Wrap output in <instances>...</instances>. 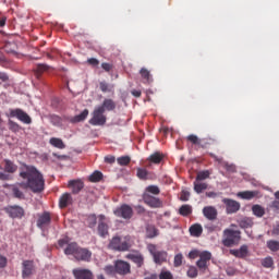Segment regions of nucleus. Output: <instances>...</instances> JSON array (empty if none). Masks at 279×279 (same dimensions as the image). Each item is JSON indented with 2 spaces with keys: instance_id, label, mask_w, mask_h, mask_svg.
I'll return each instance as SVG.
<instances>
[{
  "instance_id": "obj_26",
  "label": "nucleus",
  "mask_w": 279,
  "mask_h": 279,
  "mask_svg": "<svg viewBox=\"0 0 279 279\" xmlns=\"http://www.w3.org/2000/svg\"><path fill=\"white\" fill-rule=\"evenodd\" d=\"M215 161L221 163V167L226 169L229 173H236V166L232 163H228V161H223V158H219L217 156H214Z\"/></svg>"
},
{
  "instance_id": "obj_6",
  "label": "nucleus",
  "mask_w": 279,
  "mask_h": 279,
  "mask_svg": "<svg viewBox=\"0 0 279 279\" xmlns=\"http://www.w3.org/2000/svg\"><path fill=\"white\" fill-rule=\"evenodd\" d=\"M106 111H104L102 107H95L92 119L88 121L89 125H106V121H108V118H106L105 114Z\"/></svg>"
},
{
  "instance_id": "obj_5",
  "label": "nucleus",
  "mask_w": 279,
  "mask_h": 279,
  "mask_svg": "<svg viewBox=\"0 0 279 279\" xmlns=\"http://www.w3.org/2000/svg\"><path fill=\"white\" fill-rule=\"evenodd\" d=\"M16 171H19V166L10 159H4L3 166H0V180H11L10 173H16Z\"/></svg>"
},
{
  "instance_id": "obj_35",
  "label": "nucleus",
  "mask_w": 279,
  "mask_h": 279,
  "mask_svg": "<svg viewBox=\"0 0 279 279\" xmlns=\"http://www.w3.org/2000/svg\"><path fill=\"white\" fill-rule=\"evenodd\" d=\"M179 215L182 217H189V215H193V207L191 205H182L179 208Z\"/></svg>"
},
{
  "instance_id": "obj_42",
  "label": "nucleus",
  "mask_w": 279,
  "mask_h": 279,
  "mask_svg": "<svg viewBox=\"0 0 279 279\" xmlns=\"http://www.w3.org/2000/svg\"><path fill=\"white\" fill-rule=\"evenodd\" d=\"M262 265L265 267V269L274 268V258L271 256L265 257L262 260Z\"/></svg>"
},
{
  "instance_id": "obj_25",
  "label": "nucleus",
  "mask_w": 279,
  "mask_h": 279,
  "mask_svg": "<svg viewBox=\"0 0 279 279\" xmlns=\"http://www.w3.org/2000/svg\"><path fill=\"white\" fill-rule=\"evenodd\" d=\"M99 108H102V112H112V110L117 109V102H114V100L110 99V98H106L101 106H98Z\"/></svg>"
},
{
  "instance_id": "obj_53",
  "label": "nucleus",
  "mask_w": 279,
  "mask_h": 279,
  "mask_svg": "<svg viewBox=\"0 0 279 279\" xmlns=\"http://www.w3.org/2000/svg\"><path fill=\"white\" fill-rule=\"evenodd\" d=\"M189 278H197V268L194 266H191L187 270Z\"/></svg>"
},
{
  "instance_id": "obj_30",
  "label": "nucleus",
  "mask_w": 279,
  "mask_h": 279,
  "mask_svg": "<svg viewBox=\"0 0 279 279\" xmlns=\"http://www.w3.org/2000/svg\"><path fill=\"white\" fill-rule=\"evenodd\" d=\"M3 49L7 53H16V51H19V46L14 41H7Z\"/></svg>"
},
{
  "instance_id": "obj_32",
  "label": "nucleus",
  "mask_w": 279,
  "mask_h": 279,
  "mask_svg": "<svg viewBox=\"0 0 279 279\" xmlns=\"http://www.w3.org/2000/svg\"><path fill=\"white\" fill-rule=\"evenodd\" d=\"M240 228L247 229L254 226V218L244 217L239 222Z\"/></svg>"
},
{
  "instance_id": "obj_58",
  "label": "nucleus",
  "mask_w": 279,
  "mask_h": 279,
  "mask_svg": "<svg viewBox=\"0 0 279 279\" xmlns=\"http://www.w3.org/2000/svg\"><path fill=\"white\" fill-rule=\"evenodd\" d=\"M135 210L137 215H145V207H143L142 205L135 206Z\"/></svg>"
},
{
  "instance_id": "obj_63",
  "label": "nucleus",
  "mask_w": 279,
  "mask_h": 279,
  "mask_svg": "<svg viewBox=\"0 0 279 279\" xmlns=\"http://www.w3.org/2000/svg\"><path fill=\"white\" fill-rule=\"evenodd\" d=\"M190 258H197V256H199V252L197 251H192L189 254Z\"/></svg>"
},
{
  "instance_id": "obj_31",
  "label": "nucleus",
  "mask_w": 279,
  "mask_h": 279,
  "mask_svg": "<svg viewBox=\"0 0 279 279\" xmlns=\"http://www.w3.org/2000/svg\"><path fill=\"white\" fill-rule=\"evenodd\" d=\"M194 191L197 195L202 194L203 191L208 189V183L199 182L197 180L194 181Z\"/></svg>"
},
{
  "instance_id": "obj_3",
  "label": "nucleus",
  "mask_w": 279,
  "mask_h": 279,
  "mask_svg": "<svg viewBox=\"0 0 279 279\" xmlns=\"http://www.w3.org/2000/svg\"><path fill=\"white\" fill-rule=\"evenodd\" d=\"M109 250H113V252H130L132 247H134V239L131 235L113 236L108 245Z\"/></svg>"
},
{
  "instance_id": "obj_33",
  "label": "nucleus",
  "mask_w": 279,
  "mask_h": 279,
  "mask_svg": "<svg viewBox=\"0 0 279 279\" xmlns=\"http://www.w3.org/2000/svg\"><path fill=\"white\" fill-rule=\"evenodd\" d=\"M252 213L257 218L265 217V207L260 205H253Z\"/></svg>"
},
{
  "instance_id": "obj_44",
  "label": "nucleus",
  "mask_w": 279,
  "mask_h": 279,
  "mask_svg": "<svg viewBox=\"0 0 279 279\" xmlns=\"http://www.w3.org/2000/svg\"><path fill=\"white\" fill-rule=\"evenodd\" d=\"M146 232L148 239H154L155 236H158V229H156V227H148Z\"/></svg>"
},
{
  "instance_id": "obj_43",
  "label": "nucleus",
  "mask_w": 279,
  "mask_h": 279,
  "mask_svg": "<svg viewBox=\"0 0 279 279\" xmlns=\"http://www.w3.org/2000/svg\"><path fill=\"white\" fill-rule=\"evenodd\" d=\"M99 88L101 93H112V85L108 84L106 81L99 83Z\"/></svg>"
},
{
  "instance_id": "obj_64",
  "label": "nucleus",
  "mask_w": 279,
  "mask_h": 279,
  "mask_svg": "<svg viewBox=\"0 0 279 279\" xmlns=\"http://www.w3.org/2000/svg\"><path fill=\"white\" fill-rule=\"evenodd\" d=\"M272 234H275L276 236H279V225H276V226L272 228Z\"/></svg>"
},
{
  "instance_id": "obj_23",
  "label": "nucleus",
  "mask_w": 279,
  "mask_h": 279,
  "mask_svg": "<svg viewBox=\"0 0 279 279\" xmlns=\"http://www.w3.org/2000/svg\"><path fill=\"white\" fill-rule=\"evenodd\" d=\"M163 160L165 154H162L161 151H155L147 158V161L151 165H160Z\"/></svg>"
},
{
  "instance_id": "obj_62",
  "label": "nucleus",
  "mask_w": 279,
  "mask_h": 279,
  "mask_svg": "<svg viewBox=\"0 0 279 279\" xmlns=\"http://www.w3.org/2000/svg\"><path fill=\"white\" fill-rule=\"evenodd\" d=\"M270 207H272L274 210H279V201H274L271 203Z\"/></svg>"
},
{
  "instance_id": "obj_21",
  "label": "nucleus",
  "mask_w": 279,
  "mask_h": 279,
  "mask_svg": "<svg viewBox=\"0 0 279 279\" xmlns=\"http://www.w3.org/2000/svg\"><path fill=\"white\" fill-rule=\"evenodd\" d=\"M203 215L209 221H215V219H217V215H218L217 208H215L213 206H206L203 208Z\"/></svg>"
},
{
  "instance_id": "obj_4",
  "label": "nucleus",
  "mask_w": 279,
  "mask_h": 279,
  "mask_svg": "<svg viewBox=\"0 0 279 279\" xmlns=\"http://www.w3.org/2000/svg\"><path fill=\"white\" fill-rule=\"evenodd\" d=\"M223 240L222 244L225 247H232L234 245H239L241 241V231L239 230H232V229H226L223 231Z\"/></svg>"
},
{
  "instance_id": "obj_12",
  "label": "nucleus",
  "mask_w": 279,
  "mask_h": 279,
  "mask_svg": "<svg viewBox=\"0 0 279 279\" xmlns=\"http://www.w3.org/2000/svg\"><path fill=\"white\" fill-rule=\"evenodd\" d=\"M5 210L11 219H23V217H25V209L21 206H9Z\"/></svg>"
},
{
  "instance_id": "obj_40",
  "label": "nucleus",
  "mask_w": 279,
  "mask_h": 279,
  "mask_svg": "<svg viewBox=\"0 0 279 279\" xmlns=\"http://www.w3.org/2000/svg\"><path fill=\"white\" fill-rule=\"evenodd\" d=\"M208 178H210V171L208 170L199 171L196 175V181L202 182L204 180H208Z\"/></svg>"
},
{
  "instance_id": "obj_51",
  "label": "nucleus",
  "mask_w": 279,
  "mask_h": 279,
  "mask_svg": "<svg viewBox=\"0 0 279 279\" xmlns=\"http://www.w3.org/2000/svg\"><path fill=\"white\" fill-rule=\"evenodd\" d=\"M105 271L109 276H114V274H117V266H112V265L106 266Z\"/></svg>"
},
{
  "instance_id": "obj_28",
  "label": "nucleus",
  "mask_w": 279,
  "mask_h": 279,
  "mask_svg": "<svg viewBox=\"0 0 279 279\" xmlns=\"http://www.w3.org/2000/svg\"><path fill=\"white\" fill-rule=\"evenodd\" d=\"M140 75H141L144 84H151V82H154L151 72H149V70H147L146 68H142L140 70Z\"/></svg>"
},
{
  "instance_id": "obj_11",
  "label": "nucleus",
  "mask_w": 279,
  "mask_h": 279,
  "mask_svg": "<svg viewBox=\"0 0 279 279\" xmlns=\"http://www.w3.org/2000/svg\"><path fill=\"white\" fill-rule=\"evenodd\" d=\"M222 203L226 206L227 215H234V213H239V210H241V203L232 198H223Z\"/></svg>"
},
{
  "instance_id": "obj_60",
  "label": "nucleus",
  "mask_w": 279,
  "mask_h": 279,
  "mask_svg": "<svg viewBox=\"0 0 279 279\" xmlns=\"http://www.w3.org/2000/svg\"><path fill=\"white\" fill-rule=\"evenodd\" d=\"M5 265H8V258L0 255V268L3 269V267H5Z\"/></svg>"
},
{
  "instance_id": "obj_7",
  "label": "nucleus",
  "mask_w": 279,
  "mask_h": 279,
  "mask_svg": "<svg viewBox=\"0 0 279 279\" xmlns=\"http://www.w3.org/2000/svg\"><path fill=\"white\" fill-rule=\"evenodd\" d=\"M113 215L120 219H124V221H130L134 217V209L128 204H122L113 210Z\"/></svg>"
},
{
  "instance_id": "obj_49",
  "label": "nucleus",
  "mask_w": 279,
  "mask_h": 279,
  "mask_svg": "<svg viewBox=\"0 0 279 279\" xmlns=\"http://www.w3.org/2000/svg\"><path fill=\"white\" fill-rule=\"evenodd\" d=\"M159 279H173V275L168 270H161Z\"/></svg>"
},
{
  "instance_id": "obj_34",
  "label": "nucleus",
  "mask_w": 279,
  "mask_h": 279,
  "mask_svg": "<svg viewBox=\"0 0 279 279\" xmlns=\"http://www.w3.org/2000/svg\"><path fill=\"white\" fill-rule=\"evenodd\" d=\"M49 143L52 145V147H57V149H64L66 147L64 142L58 137L50 138Z\"/></svg>"
},
{
  "instance_id": "obj_56",
  "label": "nucleus",
  "mask_w": 279,
  "mask_h": 279,
  "mask_svg": "<svg viewBox=\"0 0 279 279\" xmlns=\"http://www.w3.org/2000/svg\"><path fill=\"white\" fill-rule=\"evenodd\" d=\"M87 64H90V66H99V60L96 58H90L87 60Z\"/></svg>"
},
{
  "instance_id": "obj_19",
  "label": "nucleus",
  "mask_w": 279,
  "mask_h": 279,
  "mask_svg": "<svg viewBox=\"0 0 279 279\" xmlns=\"http://www.w3.org/2000/svg\"><path fill=\"white\" fill-rule=\"evenodd\" d=\"M73 276L75 279H94L93 272L88 269H74Z\"/></svg>"
},
{
  "instance_id": "obj_2",
  "label": "nucleus",
  "mask_w": 279,
  "mask_h": 279,
  "mask_svg": "<svg viewBox=\"0 0 279 279\" xmlns=\"http://www.w3.org/2000/svg\"><path fill=\"white\" fill-rule=\"evenodd\" d=\"M59 247H66L64 248V254L66 256H74L76 260H82L83 263H90V258H93V252L86 247H82L77 245L76 242H71V238L65 236L58 241Z\"/></svg>"
},
{
  "instance_id": "obj_22",
  "label": "nucleus",
  "mask_w": 279,
  "mask_h": 279,
  "mask_svg": "<svg viewBox=\"0 0 279 279\" xmlns=\"http://www.w3.org/2000/svg\"><path fill=\"white\" fill-rule=\"evenodd\" d=\"M73 204V196H71V193H64L59 198V208H66L68 206H71Z\"/></svg>"
},
{
  "instance_id": "obj_9",
  "label": "nucleus",
  "mask_w": 279,
  "mask_h": 279,
  "mask_svg": "<svg viewBox=\"0 0 279 279\" xmlns=\"http://www.w3.org/2000/svg\"><path fill=\"white\" fill-rule=\"evenodd\" d=\"M210 258H213V254L210 252L204 251L199 253V259L196 262V266L198 267L199 271H203V274H205L208 269Z\"/></svg>"
},
{
  "instance_id": "obj_55",
  "label": "nucleus",
  "mask_w": 279,
  "mask_h": 279,
  "mask_svg": "<svg viewBox=\"0 0 279 279\" xmlns=\"http://www.w3.org/2000/svg\"><path fill=\"white\" fill-rule=\"evenodd\" d=\"M116 161H117V158L112 155H108L105 157V162L107 165H114Z\"/></svg>"
},
{
  "instance_id": "obj_20",
  "label": "nucleus",
  "mask_w": 279,
  "mask_h": 279,
  "mask_svg": "<svg viewBox=\"0 0 279 279\" xmlns=\"http://www.w3.org/2000/svg\"><path fill=\"white\" fill-rule=\"evenodd\" d=\"M68 186L72 189L73 195H77L84 189V182L82 180H70Z\"/></svg>"
},
{
  "instance_id": "obj_47",
  "label": "nucleus",
  "mask_w": 279,
  "mask_h": 279,
  "mask_svg": "<svg viewBox=\"0 0 279 279\" xmlns=\"http://www.w3.org/2000/svg\"><path fill=\"white\" fill-rule=\"evenodd\" d=\"M9 130H11V132H19V130H21V125H19V123L10 120L9 121Z\"/></svg>"
},
{
  "instance_id": "obj_39",
  "label": "nucleus",
  "mask_w": 279,
  "mask_h": 279,
  "mask_svg": "<svg viewBox=\"0 0 279 279\" xmlns=\"http://www.w3.org/2000/svg\"><path fill=\"white\" fill-rule=\"evenodd\" d=\"M102 178L104 173L95 171L93 174L89 175L88 180L89 182H101Z\"/></svg>"
},
{
  "instance_id": "obj_54",
  "label": "nucleus",
  "mask_w": 279,
  "mask_h": 279,
  "mask_svg": "<svg viewBox=\"0 0 279 279\" xmlns=\"http://www.w3.org/2000/svg\"><path fill=\"white\" fill-rule=\"evenodd\" d=\"M88 222H89V228H95V226H97V216L90 215L88 217Z\"/></svg>"
},
{
  "instance_id": "obj_59",
  "label": "nucleus",
  "mask_w": 279,
  "mask_h": 279,
  "mask_svg": "<svg viewBox=\"0 0 279 279\" xmlns=\"http://www.w3.org/2000/svg\"><path fill=\"white\" fill-rule=\"evenodd\" d=\"M182 265V254L175 255V267H180Z\"/></svg>"
},
{
  "instance_id": "obj_61",
  "label": "nucleus",
  "mask_w": 279,
  "mask_h": 279,
  "mask_svg": "<svg viewBox=\"0 0 279 279\" xmlns=\"http://www.w3.org/2000/svg\"><path fill=\"white\" fill-rule=\"evenodd\" d=\"M0 80L1 82H8V80H10V76H8V74L4 72H0Z\"/></svg>"
},
{
  "instance_id": "obj_41",
  "label": "nucleus",
  "mask_w": 279,
  "mask_h": 279,
  "mask_svg": "<svg viewBox=\"0 0 279 279\" xmlns=\"http://www.w3.org/2000/svg\"><path fill=\"white\" fill-rule=\"evenodd\" d=\"M117 162L120 167H128V165L132 162V158H130V156H122L117 159Z\"/></svg>"
},
{
  "instance_id": "obj_10",
  "label": "nucleus",
  "mask_w": 279,
  "mask_h": 279,
  "mask_svg": "<svg viewBox=\"0 0 279 279\" xmlns=\"http://www.w3.org/2000/svg\"><path fill=\"white\" fill-rule=\"evenodd\" d=\"M9 117L12 119H19L22 123L29 125L32 123V118L23 109H10Z\"/></svg>"
},
{
  "instance_id": "obj_46",
  "label": "nucleus",
  "mask_w": 279,
  "mask_h": 279,
  "mask_svg": "<svg viewBox=\"0 0 279 279\" xmlns=\"http://www.w3.org/2000/svg\"><path fill=\"white\" fill-rule=\"evenodd\" d=\"M147 193H151V195H160V187L158 185H149L146 187Z\"/></svg>"
},
{
  "instance_id": "obj_18",
  "label": "nucleus",
  "mask_w": 279,
  "mask_h": 279,
  "mask_svg": "<svg viewBox=\"0 0 279 279\" xmlns=\"http://www.w3.org/2000/svg\"><path fill=\"white\" fill-rule=\"evenodd\" d=\"M230 254L232 256H235V258H247V255L250 254V248L247 245H242L239 250H230Z\"/></svg>"
},
{
  "instance_id": "obj_13",
  "label": "nucleus",
  "mask_w": 279,
  "mask_h": 279,
  "mask_svg": "<svg viewBox=\"0 0 279 279\" xmlns=\"http://www.w3.org/2000/svg\"><path fill=\"white\" fill-rule=\"evenodd\" d=\"M143 202L146 206H149V208H162V201L147 193L143 194Z\"/></svg>"
},
{
  "instance_id": "obj_15",
  "label": "nucleus",
  "mask_w": 279,
  "mask_h": 279,
  "mask_svg": "<svg viewBox=\"0 0 279 279\" xmlns=\"http://www.w3.org/2000/svg\"><path fill=\"white\" fill-rule=\"evenodd\" d=\"M34 271H36V269L34 268V262L24 260L22 263V278L23 279L34 276Z\"/></svg>"
},
{
  "instance_id": "obj_57",
  "label": "nucleus",
  "mask_w": 279,
  "mask_h": 279,
  "mask_svg": "<svg viewBox=\"0 0 279 279\" xmlns=\"http://www.w3.org/2000/svg\"><path fill=\"white\" fill-rule=\"evenodd\" d=\"M101 69H104V71H106L107 73H110V71H112V64L110 63H101Z\"/></svg>"
},
{
  "instance_id": "obj_17",
  "label": "nucleus",
  "mask_w": 279,
  "mask_h": 279,
  "mask_svg": "<svg viewBox=\"0 0 279 279\" xmlns=\"http://www.w3.org/2000/svg\"><path fill=\"white\" fill-rule=\"evenodd\" d=\"M51 223V214L49 211H45L43 215L39 216L37 220V227L43 230V228H47Z\"/></svg>"
},
{
  "instance_id": "obj_37",
  "label": "nucleus",
  "mask_w": 279,
  "mask_h": 279,
  "mask_svg": "<svg viewBox=\"0 0 279 279\" xmlns=\"http://www.w3.org/2000/svg\"><path fill=\"white\" fill-rule=\"evenodd\" d=\"M88 117V109L83 110L82 113L75 116L72 119V123H82V121H86V118Z\"/></svg>"
},
{
  "instance_id": "obj_16",
  "label": "nucleus",
  "mask_w": 279,
  "mask_h": 279,
  "mask_svg": "<svg viewBox=\"0 0 279 279\" xmlns=\"http://www.w3.org/2000/svg\"><path fill=\"white\" fill-rule=\"evenodd\" d=\"M129 260H132L137 267H141L145 263V257L140 252L130 253L125 256Z\"/></svg>"
},
{
  "instance_id": "obj_45",
  "label": "nucleus",
  "mask_w": 279,
  "mask_h": 279,
  "mask_svg": "<svg viewBox=\"0 0 279 279\" xmlns=\"http://www.w3.org/2000/svg\"><path fill=\"white\" fill-rule=\"evenodd\" d=\"M147 175H149V172L147 169L138 168L137 169V178L140 180H147Z\"/></svg>"
},
{
  "instance_id": "obj_52",
  "label": "nucleus",
  "mask_w": 279,
  "mask_h": 279,
  "mask_svg": "<svg viewBox=\"0 0 279 279\" xmlns=\"http://www.w3.org/2000/svg\"><path fill=\"white\" fill-rule=\"evenodd\" d=\"M190 197H191V192H189L186 190H183L181 192V195H180L181 202H189Z\"/></svg>"
},
{
  "instance_id": "obj_29",
  "label": "nucleus",
  "mask_w": 279,
  "mask_h": 279,
  "mask_svg": "<svg viewBox=\"0 0 279 279\" xmlns=\"http://www.w3.org/2000/svg\"><path fill=\"white\" fill-rule=\"evenodd\" d=\"M203 232H204V228L199 223H194L190 227L191 236H202Z\"/></svg>"
},
{
  "instance_id": "obj_24",
  "label": "nucleus",
  "mask_w": 279,
  "mask_h": 279,
  "mask_svg": "<svg viewBox=\"0 0 279 279\" xmlns=\"http://www.w3.org/2000/svg\"><path fill=\"white\" fill-rule=\"evenodd\" d=\"M104 221H106V216L100 215L99 223H98V234H99V236H102V238L108 234V225Z\"/></svg>"
},
{
  "instance_id": "obj_48",
  "label": "nucleus",
  "mask_w": 279,
  "mask_h": 279,
  "mask_svg": "<svg viewBox=\"0 0 279 279\" xmlns=\"http://www.w3.org/2000/svg\"><path fill=\"white\" fill-rule=\"evenodd\" d=\"M12 193H13L14 197H16L17 199H23V197H25L23 192H21V190H19V187H16V186H13Z\"/></svg>"
},
{
  "instance_id": "obj_27",
  "label": "nucleus",
  "mask_w": 279,
  "mask_h": 279,
  "mask_svg": "<svg viewBox=\"0 0 279 279\" xmlns=\"http://www.w3.org/2000/svg\"><path fill=\"white\" fill-rule=\"evenodd\" d=\"M49 69H51V66L47 63H38L35 69V76L37 77V80H40V77L43 76V73H47V71H49Z\"/></svg>"
},
{
  "instance_id": "obj_50",
  "label": "nucleus",
  "mask_w": 279,
  "mask_h": 279,
  "mask_svg": "<svg viewBox=\"0 0 279 279\" xmlns=\"http://www.w3.org/2000/svg\"><path fill=\"white\" fill-rule=\"evenodd\" d=\"M187 141L192 143V145H201V141L199 137H197V135H189Z\"/></svg>"
},
{
  "instance_id": "obj_38",
  "label": "nucleus",
  "mask_w": 279,
  "mask_h": 279,
  "mask_svg": "<svg viewBox=\"0 0 279 279\" xmlns=\"http://www.w3.org/2000/svg\"><path fill=\"white\" fill-rule=\"evenodd\" d=\"M267 247L270 250V252H279V241L269 240L267 242Z\"/></svg>"
},
{
  "instance_id": "obj_14",
  "label": "nucleus",
  "mask_w": 279,
  "mask_h": 279,
  "mask_svg": "<svg viewBox=\"0 0 279 279\" xmlns=\"http://www.w3.org/2000/svg\"><path fill=\"white\" fill-rule=\"evenodd\" d=\"M116 274H119V276H128V274L131 272L132 266H130V263L118 259L116 260Z\"/></svg>"
},
{
  "instance_id": "obj_36",
  "label": "nucleus",
  "mask_w": 279,
  "mask_h": 279,
  "mask_svg": "<svg viewBox=\"0 0 279 279\" xmlns=\"http://www.w3.org/2000/svg\"><path fill=\"white\" fill-rule=\"evenodd\" d=\"M238 197H241V199H254V197H256V192L254 191L239 192Z\"/></svg>"
},
{
  "instance_id": "obj_1",
  "label": "nucleus",
  "mask_w": 279,
  "mask_h": 279,
  "mask_svg": "<svg viewBox=\"0 0 279 279\" xmlns=\"http://www.w3.org/2000/svg\"><path fill=\"white\" fill-rule=\"evenodd\" d=\"M20 178H22L19 186L29 189L32 193H43L45 191V177L34 166L23 165L20 168Z\"/></svg>"
},
{
  "instance_id": "obj_8",
  "label": "nucleus",
  "mask_w": 279,
  "mask_h": 279,
  "mask_svg": "<svg viewBox=\"0 0 279 279\" xmlns=\"http://www.w3.org/2000/svg\"><path fill=\"white\" fill-rule=\"evenodd\" d=\"M147 250L149 254H151L156 265H162V263L167 260V252L158 251V246H156V244H148Z\"/></svg>"
}]
</instances>
